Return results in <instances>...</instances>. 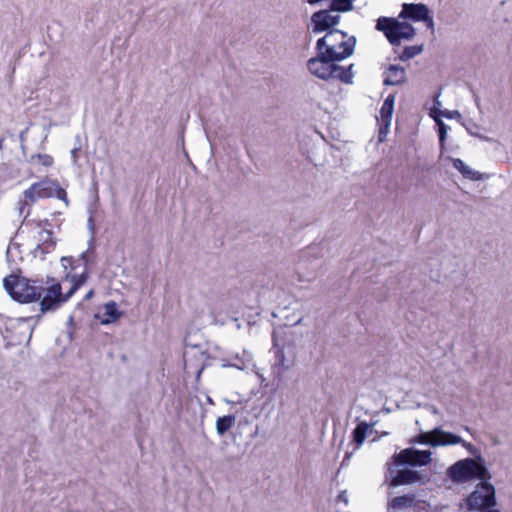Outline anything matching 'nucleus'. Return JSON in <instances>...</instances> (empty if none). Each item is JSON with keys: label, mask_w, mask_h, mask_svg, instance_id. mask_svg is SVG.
I'll use <instances>...</instances> for the list:
<instances>
[{"label": "nucleus", "mask_w": 512, "mask_h": 512, "mask_svg": "<svg viewBox=\"0 0 512 512\" xmlns=\"http://www.w3.org/2000/svg\"><path fill=\"white\" fill-rule=\"evenodd\" d=\"M337 61L339 60L317 51V56L308 60L307 67L311 74L322 80H339L345 84H352L354 65L350 64L345 68L338 65Z\"/></svg>", "instance_id": "nucleus-1"}, {"label": "nucleus", "mask_w": 512, "mask_h": 512, "mask_svg": "<svg viewBox=\"0 0 512 512\" xmlns=\"http://www.w3.org/2000/svg\"><path fill=\"white\" fill-rule=\"evenodd\" d=\"M356 39L348 36L347 33L339 30H329L316 43V51H321L327 57H333L343 60L351 56L354 52Z\"/></svg>", "instance_id": "nucleus-2"}, {"label": "nucleus", "mask_w": 512, "mask_h": 512, "mask_svg": "<svg viewBox=\"0 0 512 512\" xmlns=\"http://www.w3.org/2000/svg\"><path fill=\"white\" fill-rule=\"evenodd\" d=\"M447 476L452 482L457 484H463L476 479H491V474L480 455L474 459L465 458L455 462L448 468Z\"/></svg>", "instance_id": "nucleus-3"}, {"label": "nucleus", "mask_w": 512, "mask_h": 512, "mask_svg": "<svg viewBox=\"0 0 512 512\" xmlns=\"http://www.w3.org/2000/svg\"><path fill=\"white\" fill-rule=\"evenodd\" d=\"M3 286L13 300L20 303H30L41 298L44 286L38 280L9 275L3 279Z\"/></svg>", "instance_id": "nucleus-4"}, {"label": "nucleus", "mask_w": 512, "mask_h": 512, "mask_svg": "<svg viewBox=\"0 0 512 512\" xmlns=\"http://www.w3.org/2000/svg\"><path fill=\"white\" fill-rule=\"evenodd\" d=\"M464 501L468 511L481 512L494 509L497 504L495 487L489 480H480Z\"/></svg>", "instance_id": "nucleus-5"}, {"label": "nucleus", "mask_w": 512, "mask_h": 512, "mask_svg": "<svg viewBox=\"0 0 512 512\" xmlns=\"http://www.w3.org/2000/svg\"><path fill=\"white\" fill-rule=\"evenodd\" d=\"M23 197L29 200L30 203H35L40 199L56 197L62 200L66 206L69 204L66 191L56 180L50 178H44L39 182L33 183L24 190Z\"/></svg>", "instance_id": "nucleus-6"}, {"label": "nucleus", "mask_w": 512, "mask_h": 512, "mask_svg": "<svg viewBox=\"0 0 512 512\" xmlns=\"http://www.w3.org/2000/svg\"><path fill=\"white\" fill-rule=\"evenodd\" d=\"M376 29L383 32L392 45H399L403 39L411 40L416 34L411 24L389 17L378 18Z\"/></svg>", "instance_id": "nucleus-7"}, {"label": "nucleus", "mask_w": 512, "mask_h": 512, "mask_svg": "<svg viewBox=\"0 0 512 512\" xmlns=\"http://www.w3.org/2000/svg\"><path fill=\"white\" fill-rule=\"evenodd\" d=\"M32 225L37 229L35 235L33 236L34 240V256H44L47 253H50L55 247V241L53 240V232L50 227V221L48 219L44 220H31L29 221Z\"/></svg>", "instance_id": "nucleus-8"}, {"label": "nucleus", "mask_w": 512, "mask_h": 512, "mask_svg": "<svg viewBox=\"0 0 512 512\" xmlns=\"http://www.w3.org/2000/svg\"><path fill=\"white\" fill-rule=\"evenodd\" d=\"M44 296L40 301V312L42 314L57 310L63 303L68 301L67 293H62L61 284L54 282L53 278L48 277L45 281Z\"/></svg>", "instance_id": "nucleus-9"}, {"label": "nucleus", "mask_w": 512, "mask_h": 512, "mask_svg": "<svg viewBox=\"0 0 512 512\" xmlns=\"http://www.w3.org/2000/svg\"><path fill=\"white\" fill-rule=\"evenodd\" d=\"M397 465L426 466L432 461V452L429 450H418L406 448L393 456Z\"/></svg>", "instance_id": "nucleus-10"}, {"label": "nucleus", "mask_w": 512, "mask_h": 512, "mask_svg": "<svg viewBox=\"0 0 512 512\" xmlns=\"http://www.w3.org/2000/svg\"><path fill=\"white\" fill-rule=\"evenodd\" d=\"M340 16L338 14H334V12L329 9H324L313 13L311 17V23L313 25L314 33H326L329 30H334L335 26L339 23Z\"/></svg>", "instance_id": "nucleus-11"}, {"label": "nucleus", "mask_w": 512, "mask_h": 512, "mask_svg": "<svg viewBox=\"0 0 512 512\" xmlns=\"http://www.w3.org/2000/svg\"><path fill=\"white\" fill-rule=\"evenodd\" d=\"M429 9L425 4L404 3L399 18H410L414 21H422L427 18Z\"/></svg>", "instance_id": "nucleus-12"}, {"label": "nucleus", "mask_w": 512, "mask_h": 512, "mask_svg": "<svg viewBox=\"0 0 512 512\" xmlns=\"http://www.w3.org/2000/svg\"><path fill=\"white\" fill-rule=\"evenodd\" d=\"M433 443L432 447H442V446H450V445H458L460 442H463V439L451 432L444 431L440 427H436L433 429Z\"/></svg>", "instance_id": "nucleus-13"}, {"label": "nucleus", "mask_w": 512, "mask_h": 512, "mask_svg": "<svg viewBox=\"0 0 512 512\" xmlns=\"http://www.w3.org/2000/svg\"><path fill=\"white\" fill-rule=\"evenodd\" d=\"M384 74L383 84L386 86H396L406 82V70L400 65H390Z\"/></svg>", "instance_id": "nucleus-14"}, {"label": "nucleus", "mask_w": 512, "mask_h": 512, "mask_svg": "<svg viewBox=\"0 0 512 512\" xmlns=\"http://www.w3.org/2000/svg\"><path fill=\"white\" fill-rule=\"evenodd\" d=\"M412 507L420 509L425 508L424 503L416 502L415 496L412 494L395 497L388 503L389 509L392 508L405 511Z\"/></svg>", "instance_id": "nucleus-15"}, {"label": "nucleus", "mask_w": 512, "mask_h": 512, "mask_svg": "<svg viewBox=\"0 0 512 512\" xmlns=\"http://www.w3.org/2000/svg\"><path fill=\"white\" fill-rule=\"evenodd\" d=\"M421 481V475L419 472L411 469H401L396 472V475L392 477L391 485H407L414 484Z\"/></svg>", "instance_id": "nucleus-16"}, {"label": "nucleus", "mask_w": 512, "mask_h": 512, "mask_svg": "<svg viewBox=\"0 0 512 512\" xmlns=\"http://www.w3.org/2000/svg\"><path fill=\"white\" fill-rule=\"evenodd\" d=\"M121 314L122 313L118 311L116 302L110 301L104 305L103 313L97 314L96 317L102 325H108L117 321L121 317Z\"/></svg>", "instance_id": "nucleus-17"}, {"label": "nucleus", "mask_w": 512, "mask_h": 512, "mask_svg": "<svg viewBox=\"0 0 512 512\" xmlns=\"http://www.w3.org/2000/svg\"><path fill=\"white\" fill-rule=\"evenodd\" d=\"M453 167L458 170L465 178L477 181L482 179L480 172L473 170L471 167L466 165L464 161L457 158L453 160Z\"/></svg>", "instance_id": "nucleus-18"}, {"label": "nucleus", "mask_w": 512, "mask_h": 512, "mask_svg": "<svg viewBox=\"0 0 512 512\" xmlns=\"http://www.w3.org/2000/svg\"><path fill=\"white\" fill-rule=\"evenodd\" d=\"M394 103H395V95L390 94L382 104L380 109V115L382 122L389 126L392 118V114L394 111Z\"/></svg>", "instance_id": "nucleus-19"}, {"label": "nucleus", "mask_w": 512, "mask_h": 512, "mask_svg": "<svg viewBox=\"0 0 512 512\" xmlns=\"http://www.w3.org/2000/svg\"><path fill=\"white\" fill-rule=\"evenodd\" d=\"M236 417L234 415H226L223 417H219L216 421V431L222 436L224 435L231 427L235 425Z\"/></svg>", "instance_id": "nucleus-20"}, {"label": "nucleus", "mask_w": 512, "mask_h": 512, "mask_svg": "<svg viewBox=\"0 0 512 512\" xmlns=\"http://www.w3.org/2000/svg\"><path fill=\"white\" fill-rule=\"evenodd\" d=\"M370 425L366 422L359 423L356 428L353 430V441L360 446L366 437L367 431L369 430Z\"/></svg>", "instance_id": "nucleus-21"}, {"label": "nucleus", "mask_w": 512, "mask_h": 512, "mask_svg": "<svg viewBox=\"0 0 512 512\" xmlns=\"http://www.w3.org/2000/svg\"><path fill=\"white\" fill-rule=\"evenodd\" d=\"M355 0H331L329 8L335 12H348L353 10Z\"/></svg>", "instance_id": "nucleus-22"}, {"label": "nucleus", "mask_w": 512, "mask_h": 512, "mask_svg": "<svg viewBox=\"0 0 512 512\" xmlns=\"http://www.w3.org/2000/svg\"><path fill=\"white\" fill-rule=\"evenodd\" d=\"M88 278V274L86 271L81 273L80 275H72L71 283L72 286L67 292V297H71L86 281Z\"/></svg>", "instance_id": "nucleus-23"}, {"label": "nucleus", "mask_w": 512, "mask_h": 512, "mask_svg": "<svg viewBox=\"0 0 512 512\" xmlns=\"http://www.w3.org/2000/svg\"><path fill=\"white\" fill-rule=\"evenodd\" d=\"M423 51V47L420 45L415 46H407L403 52L400 54L399 59L401 61H408L413 57L419 55Z\"/></svg>", "instance_id": "nucleus-24"}, {"label": "nucleus", "mask_w": 512, "mask_h": 512, "mask_svg": "<svg viewBox=\"0 0 512 512\" xmlns=\"http://www.w3.org/2000/svg\"><path fill=\"white\" fill-rule=\"evenodd\" d=\"M433 436H434L433 435V430H431L429 432H421L418 435H416L411 440V442L432 446V443H433V440H434Z\"/></svg>", "instance_id": "nucleus-25"}, {"label": "nucleus", "mask_w": 512, "mask_h": 512, "mask_svg": "<svg viewBox=\"0 0 512 512\" xmlns=\"http://www.w3.org/2000/svg\"><path fill=\"white\" fill-rule=\"evenodd\" d=\"M435 121L438 126L439 142H440V145L443 146L446 136H447L448 126L442 120L437 118L436 116H435Z\"/></svg>", "instance_id": "nucleus-26"}, {"label": "nucleus", "mask_w": 512, "mask_h": 512, "mask_svg": "<svg viewBox=\"0 0 512 512\" xmlns=\"http://www.w3.org/2000/svg\"><path fill=\"white\" fill-rule=\"evenodd\" d=\"M33 203H30L29 200L25 199L23 197V200H20L19 203H18V212H19V216H22L24 213H25V216H24V220L23 222H26L27 221V217L30 213V210L28 209L27 211L26 210V207L27 206H30L32 205Z\"/></svg>", "instance_id": "nucleus-27"}, {"label": "nucleus", "mask_w": 512, "mask_h": 512, "mask_svg": "<svg viewBox=\"0 0 512 512\" xmlns=\"http://www.w3.org/2000/svg\"><path fill=\"white\" fill-rule=\"evenodd\" d=\"M32 159H37L38 162L45 166V167H50L52 166L53 164V158L50 156V155H47V154H37V155H33L32 156Z\"/></svg>", "instance_id": "nucleus-28"}, {"label": "nucleus", "mask_w": 512, "mask_h": 512, "mask_svg": "<svg viewBox=\"0 0 512 512\" xmlns=\"http://www.w3.org/2000/svg\"><path fill=\"white\" fill-rule=\"evenodd\" d=\"M459 444L462 445L472 455H476L478 453V449L473 444L466 442L465 440Z\"/></svg>", "instance_id": "nucleus-29"}, {"label": "nucleus", "mask_w": 512, "mask_h": 512, "mask_svg": "<svg viewBox=\"0 0 512 512\" xmlns=\"http://www.w3.org/2000/svg\"><path fill=\"white\" fill-rule=\"evenodd\" d=\"M439 115L444 116L449 119H453L456 117H461L460 113L457 110L454 111H439Z\"/></svg>", "instance_id": "nucleus-30"}, {"label": "nucleus", "mask_w": 512, "mask_h": 512, "mask_svg": "<svg viewBox=\"0 0 512 512\" xmlns=\"http://www.w3.org/2000/svg\"><path fill=\"white\" fill-rule=\"evenodd\" d=\"M80 148H74L71 150V158L74 165L78 164V153Z\"/></svg>", "instance_id": "nucleus-31"}, {"label": "nucleus", "mask_w": 512, "mask_h": 512, "mask_svg": "<svg viewBox=\"0 0 512 512\" xmlns=\"http://www.w3.org/2000/svg\"><path fill=\"white\" fill-rule=\"evenodd\" d=\"M422 21L426 22V25L429 29H434V21L433 18L429 15V13L427 14V18L423 19Z\"/></svg>", "instance_id": "nucleus-32"}, {"label": "nucleus", "mask_w": 512, "mask_h": 512, "mask_svg": "<svg viewBox=\"0 0 512 512\" xmlns=\"http://www.w3.org/2000/svg\"><path fill=\"white\" fill-rule=\"evenodd\" d=\"M339 501H343L345 504L348 503V497L345 491L341 492L338 496Z\"/></svg>", "instance_id": "nucleus-33"}, {"label": "nucleus", "mask_w": 512, "mask_h": 512, "mask_svg": "<svg viewBox=\"0 0 512 512\" xmlns=\"http://www.w3.org/2000/svg\"><path fill=\"white\" fill-rule=\"evenodd\" d=\"M429 408L434 415L439 414V410L435 406H430Z\"/></svg>", "instance_id": "nucleus-34"}, {"label": "nucleus", "mask_w": 512, "mask_h": 512, "mask_svg": "<svg viewBox=\"0 0 512 512\" xmlns=\"http://www.w3.org/2000/svg\"><path fill=\"white\" fill-rule=\"evenodd\" d=\"M92 295H93V291L91 290V291H89V292L86 294L85 299H90V298L92 297Z\"/></svg>", "instance_id": "nucleus-35"}, {"label": "nucleus", "mask_w": 512, "mask_h": 512, "mask_svg": "<svg viewBox=\"0 0 512 512\" xmlns=\"http://www.w3.org/2000/svg\"><path fill=\"white\" fill-rule=\"evenodd\" d=\"M3 142H4V139L0 138V151L3 150Z\"/></svg>", "instance_id": "nucleus-36"}, {"label": "nucleus", "mask_w": 512, "mask_h": 512, "mask_svg": "<svg viewBox=\"0 0 512 512\" xmlns=\"http://www.w3.org/2000/svg\"><path fill=\"white\" fill-rule=\"evenodd\" d=\"M481 512H500V511L497 509H488L486 511H481Z\"/></svg>", "instance_id": "nucleus-37"}, {"label": "nucleus", "mask_w": 512, "mask_h": 512, "mask_svg": "<svg viewBox=\"0 0 512 512\" xmlns=\"http://www.w3.org/2000/svg\"><path fill=\"white\" fill-rule=\"evenodd\" d=\"M435 103H436L437 105H440V102H439V100H438V97L435 99Z\"/></svg>", "instance_id": "nucleus-38"}, {"label": "nucleus", "mask_w": 512, "mask_h": 512, "mask_svg": "<svg viewBox=\"0 0 512 512\" xmlns=\"http://www.w3.org/2000/svg\"><path fill=\"white\" fill-rule=\"evenodd\" d=\"M61 261H62V262H64V261H69V259H68V258H66V257H63Z\"/></svg>", "instance_id": "nucleus-39"}, {"label": "nucleus", "mask_w": 512, "mask_h": 512, "mask_svg": "<svg viewBox=\"0 0 512 512\" xmlns=\"http://www.w3.org/2000/svg\"><path fill=\"white\" fill-rule=\"evenodd\" d=\"M272 337H273V341L276 342V335H275V333H273Z\"/></svg>", "instance_id": "nucleus-40"}, {"label": "nucleus", "mask_w": 512, "mask_h": 512, "mask_svg": "<svg viewBox=\"0 0 512 512\" xmlns=\"http://www.w3.org/2000/svg\"><path fill=\"white\" fill-rule=\"evenodd\" d=\"M280 361H281V362H283V361H284V355H283V353L281 354V359H280Z\"/></svg>", "instance_id": "nucleus-41"}, {"label": "nucleus", "mask_w": 512, "mask_h": 512, "mask_svg": "<svg viewBox=\"0 0 512 512\" xmlns=\"http://www.w3.org/2000/svg\"><path fill=\"white\" fill-rule=\"evenodd\" d=\"M301 321H302V319H299V320L296 322V325H297V324H301Z\"/></svg>", "instance_id": "nucleus-42"}]
</instances>
